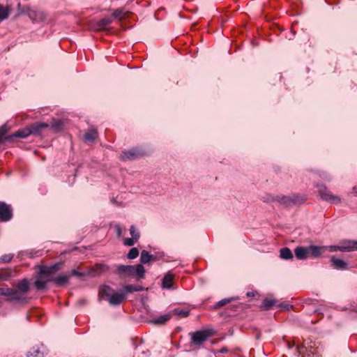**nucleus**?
<instances>
[{"mask_svg":"<svg viewBox=\"0 0 357 357\" xmlns=\"http://www.w3.org/2000/svg\"><path fill=\"white\" fill-rule=\"evenodd\" d=\"M109 269V266L106 264H97L87 271V274L90 276L96 277L107 272Z\"/></svg>","mask_w":357,"mask_h":357,"instance_id":"423d86ee","label":"nucleus"},{"mask_svg":"<svg viewBox=\"0 0 357 357\" xmlns=\"http://www.w3.org/2000/svg\"><path fill=\"white\" fill-rule=\"evenodd\" d=\"M139 155L140 153L136 149H132L123 152L121 157L123 160H132L138 158Z\"/></svg>","mask_w":357,"mask_h":357,"instance_id":"a211bd4d","label":"nucleus"},{"mask_svg":"<svg viewBox=\"0 0 357 357\" xmlns=\"http://www.w3.org/2000/svg\"><path fill=\"white\" fill-rule=\"evenodd\" d=\"M8 288H0V296H6L8 298Z\"/></svg>","mask_w":357,"mask_h":357,"instance_id":"a19ab883","label":"nucleus"},{"mask_svg":"<svg viewBox=\"0 0 357 357\" xmlns=\"http://www.w3.org/2000/svg\"><path fill=\"white\" fill-rule=\"evenodd\" d=\"M28 16L33 22H40L46 19V14L42 10H31L28 12Z\"/></svg>","mask_w":357,"mask_h":357,"instance_id":"9d476101","label":"nucleus"},{"mask_svg":"<svg viewBox=\"0 0 357 357\" xmlns=\"http://www.w3.org/2000/svg\"><path fill=\"white\" fill-rule=\"evenodd\" d=\"M58 270H59V266L57 264H54L51 266H43L40 268V273L41 275H50Z\"/></svg>","mask_w":357,"mask_h":357,"instance_id":"f3484780","label":"nucleus"},{"mask_svg":"<svg viewBox=\"0 0 357 357\" xmlns=\"http://www.w3.org/2000/svg\"><path fill=\"white\" fill-rule=\"evenodd\" d=\"M246 296H247L248 297H251V296H255V294H254L253 292H248V293L246 294Z\"/></svg>","mask_w":357,"mask_h":357,"instance_id":"37998d69","label":"nucleus"},{"mask_svg":"<svg viewBox=\"0 0 357 357\" xmlns=\"http://www.w3.org/2000/svg\"><path fill=\"white\" fill-rule=\"evenodd\" d=\"M128 12L126 11L123 8H119L114 10L113 14L111 15L113 17V20H121L128 16Z\"/></svg>","mask_w":357,"mask_h":357,"instance_id":"dca6fc26","label":"nucleus"},{"mask_svg":"<svg viewBox=\"0 0 357 357\" xmlns=\"http://www.w3.org/2000/svg\"><path fill=\"white\" fill-rule=\"evenodd\" d=\"M139 253V250L137 248H132L128 252L127 257L130 259H134L138 257Z\"/></svg>","mask_w":357,"mask_h":357,"instance_id":"72a5a7b5","label":"nucleus"},{"mask_svg":"<svg viewBox=\"0 0 357 357\" xmlns=\"http://www.w3.org/2000/svg\"><path fill=\"white\" fill-rule=\"evenodd\" d=\"M44 353V349L41 350L39 347L35 346L27 352V357H43Z\"/></svg>","mask_w":357,"mask_h":357,"instance_id":"6ab92c4d","label":"nucleus"},{"mask_svg":"<svg viewBox=\"0 0 357 357\" xmlns=\"http://www.w3.org/2000/svg\"><path fill=\"white\" fill-rule=\"evenodd\" d=\"M331 266L333 268L337 270H345L348 268V264L340 259L332 257Z\"/></svg>","mask_w":357,"mask_h":357,"instance_id":"4468645a","label":"nucleus"},{"mask_svg":"<svg viewBox=\"0 0 357 357\" xmlns=\"http://www.w3.org/2000/svg\"><path fill=\"white\" fill-rule=\"evenodd\" d=\"M98 137V133L96 130H91L86 132L84 135V139L86 142H93Z\"/></svg>","mask_w":357,"mask_h":357,"instance_id":"c756f323","label":"nucleus"},{"mask_svg":"<svg viewBox=\"0 0 357 357\" xmlns=\"http://www.w3.org/2000/svg\"><path fill=\"white\" fill-rule=\"evenodd\" d=\"M113 17L112 16L104 17L98 21L97 25L100 29H102L106 26L110 24L113 22Z\"/></svg>","mask_w":357,"mask_h":357,"instance_id":"a878e982","label":"nucleus"},{"mask_svg":"<svg viewBox=\"0 0 357 357\" xmlns=\"http://www.w3.org/2000/svg\"><path fill=\"white\" fill-rule=\"evenodd\" d=\"M308 246L307 247H303V246H298L295 248L294 253L296 257L299 260L305 259L309 257V252H308Z\"/></svg>","mask_w":357,"mask_h":357,"instance_id":"f8f14e48","label":"nucleus"},{"mask_svg":"<svg viewBox=\"0 0 357 357\" xmlns=\"http://www.w3.org/2000/svg\"><path fill=\"white\" fill-rule=\"evenodd\" d=\"M172 318L170 312L161 315L157 318L152 319L149 321L150 324L153 325H163L166 324Z\"/></svg>","mask_w":357,"mask_h":357,"instance_id":"2eb2a0df","label":"nucleus"},{"mask_svg":"<svg viewBox=\"0 0 357 357\" xmlns=\"http://www.w3.org/2000/svg\"><path fill=\"white\" fill-rule=\"evenodd\" d=\"M9 8L0 5V22L6 20L9 16Z\"/></svg>","mask_w":357,"mask_h":357,"instance_id":"7c9ffc66","label":"nucleus"},{"mask_svg":"<svg viewBox=\"0 0 357 357\" xmlns=\"http://www.w3.org/2000/svg\"><path fill=\"white\" fill-rule=\"evenodd\" d=\"M70 275H75V276H77L79 278H82V277L89 275L87 274V272L83 273V272H79V271H77L76 269H73L70 272Z\"/></svg>","mask_w":357,"mask_h":357,"instance_id":"58836bf2","label":"nucleus"},{"mask_svg":"<svg viewBox=\"0 0 357 357\" xmlns=\"http://www.w3.org/2000/svg\"><path fill=\"white\" fill-rule=\"evenodd\" d=\"M309 256L318 258L326 251L325 246L310 245L308 246Z\"/></svg>","mask_w":357,"mask_h":357,"instance_id":"9b49d317","label":"nucleus"},{"mask_svg":"<svg viewBox=\"0 0 357 357\" xmlns=\"http://www.w3.org/2000/svg\"><path fill=\"white\" fill-rule=\"evenodd\" d=\"M130 234L132 236V238L138 240L140 234L138 230L136 229V227L134 225H132L130 228Z\"/></svg>","mask_w":357,"mask_h":357,"instance_id":"f704fd0d","label":"nucleus"},{"mask_svg":"<svg viewBox=\"0 0 357 357\" xmlns=\"http://www.w3.org/2000/svg\"><path fill=\"white\" fill-rule=\"evenodd\" d=\"M13 218V208L10 205L0 202V222H5L10 220Z\"/></svg>","mask_w":357,"mask_h":357,"instance_id":"39448f33","label":"nucleus"},{"mask_svg":"<svg viewBox=\"0 0 357 357\" xmlns=\"http://www.w3.org/2000/svg\"><path fill=\"white\" fill-rule=\"evenodd\" d=\"M125 298V294H117L114 292L109 298H107V301L112 305H119L124 301Z\"/></svg>","mask_w":357,"mask_h":357,"instance_id":"ddd939ff","label":"nucleus"},{"mask_svg":"<svg viewBox=\"0 0 357 357\" xmlns=\"http://www.w3.org/2000/svg\"><path fill=\"white\" fill-rule=\"evenodd\" d=\"M174 275L168 272L162 279V287L165 289H170L173 284Z\"/></svg>","mask_w":357,"mask_h":357,"instance_id":"aec40b11","label":"nucleus"},{"mask_svg":"<svg viewBox=\"0 0 357 357\" xmlns=\"http://www.w3.org/2000/svg\"><path fill=\"white\" fill-rule=\"evenodd\" d=\"M227 351H228V349H227L226 347H223V348H222V349L220 350V353L224 354V353H227Z\"/></svg>","mask_w":357,"mask_h":357,"instance_id":"79ce46f5","label":"nucleus"},{"mask_svg":"<svg viewBox=\"0 0 357 357\" xmlns=\"http://www.w3.org/2000/svg\"><path fill=\"white\" fill-rule=\"evenodd\" d=\"M356 312H357V310H356Z\"/></svg>","mask_w":357,"mask_h":357,"instance_id":"a18cd8bd","label":"nucleus"},{"mask_svg":"<svg viewBox=\"0 0 357 357\" xmlns=\"http://www.w3.org/2000/svg\"><path fill=\"white\" fill-rule=\"evenodd\" d=\"M275 300L264 299L262 302L261 307L265 310H269L275 305Z\"/></svg>","mask_w":357,"mask_h":357,"instance_id":"473e14b6","label":"nucleus"},{"mask_svg":"<svg viewBox=\"0 0 357 357\" xmlns=\"http://www.w3.org/2000/svg\"><path fill=\"white\" fill-rule=\"evenodd\" d=\"M49 127L50 124L43 122H36L29 125L31 135H40L43 130Z\"/></svg>","mask_w":357,"mask_h":357,"instance_id":"1a4fd4ad","label":"nucleus"},{"mask_svg":"<svg viewBox=\"0 0 357 357\" xmlns=\"http://www.w3.org/2000/svg\"><path fill=\"white\" fill-rule=\"evenodd\" d=\"M31 135V131L30 130L29 126H28L26 128H22V129L19 130L18 131L15 132L13 135V137H20V138H26Z\"/></svg>","mask_w":357,"mask_h":357,"instance_id":"412c9836","label":"nucleus"},{"mask_svg":"<svg viewBox=\"0 0 357 357\" xmlns=\"http://www.w3.org/2000/svg\"><path fill=\"white\" fill-rule=\"evenodd\" d=\"M114 273L121 278L130 277L140 280L144 278L145 268L142 264L137 266L117 265Z\"/></svg>","mask_w":357,"mask_h":357,"instance_id":"f03ea898","label":"nucleus"},{"mask_svg":"<svg viewBox=\"0 0 357 357\" xmlns=\"http://www.w3.org/2000/svg\"><path fill=\"white\" fill-rule=\"evenodd\" d=\"M325 248H326V251L328 250L329 252H336V251L342 252V249H341L340 243L337 245L325 246Z\"/></svg>","mask_w":357,"mask_h":357,"instance_id":"e433bc0d","label":"nucleus"},{"mask_svg":"<svg viewBox=\"0 0 357 357\" xmlns=\"http://www.w3.org/2000/svg\"><path fill=\"white\" fill-rule=\"evenodd\" d=\"M234 300V298L222 299L221 301H218V303H216L214 305L213 308L214 309L220 308L224 305H226L227 304H228L229 303H230L231 301H232Z\"/></svg>","mask_w":357,"mask_h":357,"instance_id":"2f4dec72","label":"nucleus"},{"mask_svg":"<svg viewBox=\"0 0 357 357\" xmlns=\"http://www.w3.org/2000/svg\"><path fill=\"white\" fill-rule=\"evenodd\" d=\"M115 292V291L111 288L109 286H107V285H104L103 287H102L99 291V294L102 296H107V298H109Z\"/></svg>","mask_w":357,"mask_h":357,"instance_id":"b1692460","label":"nucleus"},{"mask_svg":"<svg viewBox=\"0 0 357 357\" xmlns=\"http://www.w3.org/2000/svg\"><path fill=\"white\" fill-rule=\"evenodd\" d=\"M155 257L150 255L148 251L142 250L141 252L140 261L142 264H147L151 260H154Z\"/></svg>","mask_w":357,"mask_h":357,"instance_id":"393cba45","label":"nucleus"},{"mask_svg":"<svg viewBox=\"0 0 357 357\" xmlns=\"http://www.w3.org/2000/svg\"><path fill=\"white\" fill-rule=\"evenodd\" d=\"M191 336V342L195 345H201L209 337L211 336V332L209 330L198 331L190 334Z\"/></svg>","mask_w":357,"mask_h":357,"instance_id":"20e7f679","label":"nucleus"},{"mask_svg":"<svg viewBox=\"0 0 357 357\" xmlns=\"http://www.w3.org/2000/svg\"><path fill=\"white\" fill-rule=\"evenodd\" d=\"M342 252L357 251V241L342 240L340 241Z\"/></svg>","mask_w":357,"mask_h":357,"instance_id":"0eeeda50","label":"nucleus"},{"mask_svg":"<svg viewBox=\"0 0 357 357\" xmlns=\"http://www.w3.org/2000/svg\"><path fill=\"white\" fill-rule=\"evenodd\" d=\"M318 192L321 198L332 204L340 203L341 199L340 197L334 195L331 191H330L325 185H317Z\"/></svg>","mask_w":357,"mask_h":357,"instance_id":"7ed1b4c3","label":"nucleus"},{"mask_svg":"<svg viewBox=\"0 0 357 357\" xmlns=\"http://www.w3.org/2000/svg\"><path fill=\"white\" fill-rule=\"evenodd\" d=\"M69 278V275L60 274L57 277L54 278L52 281H53L58 286H62L68 282Z\"/></svg>","mask_w":357,"mask_h":357,"instance_id":"4be33fe9","label":"nucleus"},{"mask_svg":"<svg viewBox=\"0 0 357 357\" xmlns=\"http://www.w3.org/2000/svg\"><path fill=\"white\" fill-rule=\"evenodd\" d=\"M170 313L172 317L176 315L178 318H185L189 316L190 310L188 309L175 308Z\"/></svg>","mask_w":357,"mask_h":357,"instance_id":"5701e85b","label":"nucleus"},{"mask_svg":"<svg viewBox=\"0 0 357 357\" xmlns=\"http://www.w3.org/2000/svg\"><path fill=\"white\" fill-rule=\"evenodd\" d=\"M62 126H63V123L61 121H54L52 122V123L51 124V128L54 130V131H59L60 130L61 128H62Z\"/></svg>","mask_w":357,"mask_h":357,"instance_id":"c9c22d12","label":"nucleus"},{"mask_svg":"<svg viewBox=\"0 0 357 357\" xmlns=\"http://www.w3.org/2000/svg\"><path fill=\"white\" fill-rule=\"evenodd\" d=\"M280 256L284 259H290L293 258V254L289 248H283L280 249Z\"/></svg>","mask_w":357,"mask_h":357,"instance_id":"cd10ccee","label":"nucleus"},{"mask_svg":"<svg viewBox=\"0 0 357 357\" xmlns=\"http://www.w3.org/2000/svg\"><path fill=\"white\" fill-rule=\"evenodd\" d=\"M48 280L43 279V278L40 275L34 282L35 287L37 289L41 290L44 289L46 287V284Z\"/></svg>","mask_w":357,"mask_h":357,"instance_id":"bb28decb","label":"nucleus"},{"mask_svg":"<svg viewBox=\"0 0 357 357\" xmlns=\"http://www.w3.org/2000/svg\"><path fill=\"white\" fill-rule=\"evenodd\" d=\"M117 230H118V234L120 235L121 234V228L119 227H118Z\"/></svg>","mask_w":357,"mask_h":357,"instance_id":"c03bdc74","label":"nucleus"},{"mask_svg":"<svg viewBox=\"0 0 357 357\" xmlns=\"http://www.w3.org/2000/svg\"><path fill=\"white\" fill-rule=\"evenodd\" d=\"M137 241V240H135L132 238H128L124 240L123 243L126 246H132Z\"/></svg>","mask_w":357,"mask_h":357,"instance_id":"ea45409f","label":"nucleus"},{"mask_svg":"<svg viewBox=\"0 0 357 357\" xmlns=\"http://www.w3.org/2000/svg\"><path fill=\"white\" fill-rule=\"evenodd\" d=\"M30 290L29 282L26 278L20 280L15 288H8L6 301L20 305L28 303L30 298L28 293Z\"/></svg>","mask_w":357,"mask_h":357,"instance_id":"f257e3e1","label":"nucleus"},{"mask_svg":"<svg viewBox=\"0 0 357 357\" xmlns=\"http://www.w3.org/2000/svg\"><path fill=\"white\" fill-rule=\"evenodd\" d=\"M304 201L303 199L301 198L299 196L294 195L292 196H284L280 198V202L286 206H289L291 204H296L298 203H301Z\"/></svg>","mask_w":357,"mask_h":357,"instance_id":"6e6552de","label":"nucleus"},{"mask_svg":"<svg viewBox=\"0 0 357 357\" xmlns=\"http://www.w3.org/2000/svg\"><path fill=\"white\" fill-rule=\"evenodd\" d=\"M13 255H4L1 257H0V262L8 263L10 262L13 259Z\"/></svg>","mask_w":357,"mask_h":357,"instance_id":"4c0bfd02","label":"nucleus"},{"mask_svg":"<svg viewBox=\"0 0 357 357\" xmlns=\"http://www.w3.org/2000/svg\"><path fill=\"white\" fill-rule=\"evenodd\" d=\"M125 294L128 293H132L133 291H141L143 290V287L139 285H130L127 284L123 287Z\"/></svg>","mask_w":357,"mask_h":357,"instance_id":"c85d7f7f","label":"nucleus"}]
</instances>
